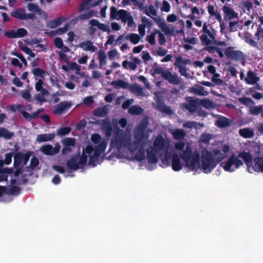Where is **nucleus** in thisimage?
<instances>
[{"label":"nucleus","mask_w":263,"mask_h":263,"mask_svg":"<svg viewBox=\"0 0 263 263\" xmlns=\"http://www.w3.org/2000/svg\"><path fill=\"white\" fill-rule=\"evenodd\" d=\"M185 143L179 141L175 144V148L182 153L180 154V157L184 161L185 166L190 171H194L199 167L200 154L197 150L192 151L191 147L187 145L184 150Z\"/></svg>","instance_id":"1"},{"label":"nucleus","mask_w":263,"mask_h":263,"mask_svg":"<svg viewBox=\"0 0 263 263\" xmlns=\"http://www.w3.org/2000/svg\"><path fill=\"white\" fill-rule=\"evenodd\" d=\"M214 154L217 156L216 159L213 157L209 151L207 150L202 151L201 165L199 164V167L196 171L201 168L203 172L205 174L211 173L217 164L222 161L225 158V156L218 149L214 151Z\"/></svg>","instance_id":"2"},{"label":"nucleus","mask_w":263,"mask_h":263,"mask_svg":"<svg viewBox=\"0 0 263 263\" xmlns=\"http://www.w3.org/2000/svg\"><path fill=\"white\" fill-rule=\"evenodd\" d=\"M128 140L124 135V131L118 127H116L114 130V135L111 139L110 147L120 151L122 147L126 148Z\"/></svg>","instance_id":"3"},{"label":"nucleus","mask_w":263,"mask_h":263,"mask_svg":"<svg viewBox=\"0 0 263 263\" xmlns=\"http://www.w3.org/2000/svg\"><path fill=\"white\" fill-rule=\"evenodd\" d=\"M243 165L242 161L238 156L232 155L227 161L222 162L220 165L227 172H233Z\"/></svg>","instance_id":"4"},{"label":"nucleus","mask_w":263,"mask_h":263,"mask_svg":"<svg viewBox=\"0 0 263 263\" xmlns=\"http://www.w3.org/2000/svg\"><path fill=\"white\" fill-rule=\"evenodd\" d=\"M89 24L91 26L88 28L87 30V33L89 35H93L97 31V29L94 28L93 26L97 27L99 29L101 30L103 32H107L108 33L110 32L109 26L100 23L98 20L92 19L90 20Z\"/></svg>","instance_id":"5"},{"label":"nucleus","mask_w":263,"mask_h":263,"mask_svg":"<svg viewBox=\"0 0 263 263\" xmlns=\"http://www.w3.org/2000/svg\"><path fill=\"white\" fill-rule=\"evenodd\" d=\"M190 63V59H182L181 57H179L176 58L174 64L175 66L178 68L179 72L181 76L189 78L190 74L187 73V69L184 66Z\"/></svg>","instance_id":"6"},{"label":"nucleus","mask_w":263,"mask_h":263,"mask_svg":"<svg viewBox=\"0 0 263 263\" xmlns=\"http://www.w3.org/2000/svg\"><path fill=\"white\" fill-rule=\"evenodd\" d=\"M152 147L158 152L164 149L167 150L169 147V142L162 135H158L154 140Z\"/></svg>","instance_id":"7"},{"label":"nucleus","mask_w":263,"mask_h":263,"mask_svg":"<svg viewBox=\"0 0 263 263\" xmlns=\"http://www.w3.org/2000/svg\"><path fill=\"white\" fill-rule=\"evenodd\" d=\"M224 54L228 59H231L235 61H238L243 59V53L239 50H233V47H228L225 51Z\"/></svg>","instance_id":"8"},{"label":"nucleus","mask_w":263,"mask_h":263,"mask_svg":"<svg viewBox=\"0 0 263 263\" xmlns=\"http://www.w3.org/2000/svg\"><path fill=\"white\" fill-rule=\"evenodd\" d=\"M163 79L167 80L170 84L173 85H179L181 83V79L176 73H172L167 70H166V73L164 74Z\"/></svg>","instance_id":"9"},{"label":"nucleus","mask_w":263,"mask_h":263,"mask_svg":"<svg viewBox=\"0 0 263 263\" xmlns=\"http://www.w3.org/2000/svg\"><path fill=\"white\" fill-rule=\"evenodd\" d=\"M238 156L239 158H241L244 160L246 165L248 166L249 172L251 173L253 159L251 154L249 152L243 151L242 152H240L238 154Z\"/></svg>","instance_id":"10"},{"label":"nucleus","mask_w":263,"mask_h":263,"mask_svg":"<svg viewBox=\"0 0 263 263\" xmlns=\"http://www.w3.org/2000/svg\"><path fill=\"white\" fill-rule=\"evenodd\" d=\"M71 104L67 102H61L54 107L53 112L57 115H62L70 108Z\"/></svg>","instance_id":"11"},{"label":"nucleus","mask_w":263,"mask_h":263,"mask_svg":"<svg viewBox=\"0 0 263 263\" xmlns=\"http://www.w3.org/2000/svg\"><path fill=\"white\" fill-rule=\"evenodd\" d=\"M108 140L103 139L101 142L97 146H95L93 155L95 157L99 158L100 155L104 152L107 146Z\"/></svg>","instance_id":"12"},{"label":"nucleus","mask_w":263,"mask_h":263,"mask_svg":"<svg viewBox=\"0 0 263 263\" xmlns=\"http://www.w3.org/2000/svg\"><path fill=\"white\" fill-rule=\"evenodd\" d=\"M9 108L11 111L13 112H16V110L21 111L22 116L28 121L32 120L31 114L24 110V107L22 105H9Z\"/></svg>","instance_id":"13"},{"label":"nucleus","mask_w":263,"mask_h":263,"mask_svg":"<svg viewBox=\"0 0 263 263\" xmlns=\"http://www.w3.org/2000/svg\"><path fill=\"white\" fill-rule=\"evenodd\" d=\"M158 151L153 148L152 146L149 147L146 149L147 161L150 164H156L158 162V157L157 156Z\"/></svg>","instance_id":"14"},{"label":"nucleus","mask_w":263,"mask_h":263,"mask_svg":"<svg viewBox=\"0 0 263 263\" xmlns=\"http://www.w3.org/2000/svg\"><path fill=\"white\" fill-rule=\"evenodd\" d=\"M253 171L255 172H262L263 173V157H257L253 160V165L251 168V173Z\"/></svg>","instance_id":"15"},{"label":"nucleus","mask_w":263,"mask_h":263,"mask_svg":"<svg viewBox=\"0 0 263 263\" xmlns=\"http://www.w3.org/2000/svg\"><path fill=\"white\" fill-rule=\"evenodd\" d=\"M183 164L181 163L180 157L177 154L172 155V167L173 171L178 172L181 170Z\"/></svg>","instance_id":"16"},{"label":"nucleus","mask_w":263,"mask_h":263,"mask_svg":"<svg viewBox=\"0 0 263 263\" xmlns=\"http://www.w3.org/2000/svg\"><path fill=\"white\" fill-rule=\"evenodd\" d=\"M153 19L156 22L158 27L161 28L162 31L165 34L171 35L173 33V30L170 29L164 21H162L160 18H153Z\"/></svg>","instance_id":"17"},{"label":"nucleus","mask_w":263,"mask_h":263,"mask_svg":"<svg viewBox=\"0 0 263 263\" xmlns=\"http://www.w3.org/2000/svg\"><path fill=\"white\" fill-rule=\"evenodd\" d=\"M133 62H129L127 60H125L122 62V66L125 69L129 68L131 70H134L137 67V64L141 63L140 59L136 57L133 58Z\"/></svg>","instance_id":"18"},{"label":"nucleus","mask_w":263,"mask_h":263,"mask_svg":"<svg viewBox=\"0 0 263 263\" xmlns=\"http://www.w3.org/2000/svg\"><path fill=\"white\" fill-rule=\"evenodd\" d=\"M189 104H185L184 105V108L191 113H194L196 111L198 101L193 99L191 97H188L186 99Z\"/></svg>","instance_id":"19"},{"label":"nucleus","mask_w":263,"mask_h":263,"mask_svg":"<svg viewBox=\"0 0 263 263\" xmlns=\"http://www.w3.org/2000/svg\"><path fill=\"white\" fill-rule=\"evenodd\" d=\"M110 120L108 118H106L102 121V129L107 138L111 137L112 132V128L110 125Z\"/></svg>","instance_id":"20"},{"label":"nucleus","mask_w":263,"mask_h":263,"mask_svg":"<svg viewBox=\"0 0 263 263\" xmlns=\"http://www.w3.org/2000/svg\"><path fill=\"white\" fill-rule=\"evenodd\" d=\"M245 81L248 84H254L259 81V78L252 70H249Z\"/></svg>","instance_id":"21"},{"label":"nucleus","mask_w":263,"mask_h":263,"mask_svg":"<svg viewBox=\"0 0 263 263\" xmlns=\"http://www.w3.org/2000/svg\"><path fill=\"white\" fill-rule=\"evenodd\" d=\"M79 46L85 51H89L94 52L97 50V47L93 45V43L88 40L79 44Z\"/></svg>","instance_id":"22"},{"label":"nucleus","mask_w":263,"mask_h":263,"mask_svg":"<svg viewBox=\"0 0 263 263\" xmlns=\"http://www.w3.org/2000/svg\"><path fill=\"white\" fill-rule=\"evenodd\" d=\"M78 155H75L69 159L66 165L71 170L77 171L79 168V164L78 160Z\"/></svg>","instance_id":"23"},{"label":"nucleus","mask_w":263,"mask_h":263,"mask_svg":"<svg viewBox=\"0 0 263 263\" xmlns=\"http://www.w3.org/2000/svg\"><path fill=\"white\" fill-rule=\"evenodd\" d=\"M222 11L224 14V17L231 20L233 18L237 17V13L234 10L227 6H224L222 7Z\"/></svg>","instance_id":"24"},{"label":"nucleus","mask_w":263,"mask_h":263,"mask_svg":"<svg viewBox=\"0 0 263 263\" xmlns=\"http://www.w3.org/2000/svg\"><path fill=\"white\" fill-rule=\"evenodd\" d=\"M109 112V108L107 105H105L102 107H98L95 109L92 115L97 117H103L106 116Z\"/></svg>","instance_id":"25"},{"label":"nucleus","mask_w":263,"mask_h":263,"mask_svg":"<svg viewBox=\"0 0 263 263\" xmlns=\"http://www.w3.org/2000/svg\"><path fill=\"white\" fill-rule=\"evenodd\" d=\"M49 95V92L47 89L43 90L42 92H40L39 93H36L34 96V99L42 105L43 103L47 101L45 96Z\"/></svg>","instance_id":"26"},{"label":"nucleus","mask_w":263,"mask_h":263,"mask_svg":"<svg viewBox=\"0 0 263 263\" xmlns=\"http://www.w3.org/2000/svg\"><path fill=\"white\" fill-rule=\"evenodd\" d=\"M55 137V134H43L38 135L36 137V141L39 143L47 142L53 140Z\"/></svg>","instance_id":"27"},{"label":"nucleus","mask_w":263,"mask_h":263,"mask_svg":"<svg viewBox=\"0 0 263 263\" xmlns=\"http://www.w3.org/2000/svg\"><path fill=\"white\" fill-rule=\"evenodd\" d=\"M238 133L244 138H251L254 136V131L249 127L241 128L239 130Z\"/></svg>","instance_id":"28"},{"label":"nucleus","mask_w":263,"mask_h":263,"mask_svg":"<svg viewBox=\"0 0 263 263\" xmlns=\"http://www.w3.org/2000/svg\"><path fill=\"white\" fill-rule=\"evenodd\" d=\"M24 153L22 152L16 153L14 156L13 165L15 168L22 167V162L23 160Z\"/></svg>","instance_id":"29"},{"label":"nucleus","mask_w":263,"mask_h":263,"mask_svg":"<svg viewBox=\"0 0 263 263\" xmlns=\"http://www.w3.org/2000/svg\"><path fill=\"white\" fill-rule=\"evenodd\" d=\"M190 91L192 93L199 96H206L208 94V92L204 90V87L199 85H196L191 88Z\"/></svg>","instance_id":"30"},{"label":"nucleus","mask_w":263,"mask_h":263,"mask_svg":"<svg viewBox=\"0 0 263 263\" xmlns=\"http://www.w3.org/2000/svg\"><path fill=\"white\" fill-rule=\"evenodd\" d=\"M129 90L137 96H143L144 95L143 88L141 87L138 84H132L129 86Z\"/></svg>","instance_id":"31"},{"label":"nucleus","mask_w":263,"mask_h":263,"mask_svg":"<svg viewBox=\"0 0 263 263\" xmlns=\"http://www.w3.org/2000/svg\"><path fill=\"white\" fill-rule=\"evenodd\" d=\"M232 121L226 117H222L217 121V126L220 128H224L231 125Z\"/></svg>","instance_id":"32"},{"label":"nucleus","mask_w":263,"mask_h":263,"mask_svg":"<svg viewBox=\"0 0 263 263\" xmlns=\"http://www.w3.org/2000/svg\"><path fill=\"white\" fill-rule=\"evenodd\" d=\"M148 119L147 117H144L142 119L136 128L138 132H144L148 125Z\"/></svg>","instance_id":"33"},{"label":"nucleus","mask_w":263,"mask_h":263,"mask_svg":"<svg viewBox=\"0 0 263 263\" xmlns=\"http://www.w3.org/2000/svg\"><path fill=\"white\" fill-rule=\"evenodd\" d=\"M66 18L65 17H61L54 19L49 21L47 23V26L50 28H55L58 26L60 25L63 22L66 20Z\"/></svg>","instance_id":"34"},{"label":"nucleus","mask_w":263,"mask_h":263,"mask_svg":"<svg viewBox=\"0 0 263 263\" xmlns=\"http://www.w3.org/2000/svg\"><path fill=\"white\" fill-rule=\"evenodd\" d=\"M172 135L174 139L181 140L185 137L186 136V133L182 129H177L172 133Z\"/></svg>","instance_id":"35"},{"label":"nucleus","mask_w":263,"mask_h":263,"mask_svg":"<svg viewBox=\"0 0 263 263\" xmlns=\"http://www.w3.org/2000/svg\"><path fill=\"white\" fill-rule=\"evenodd\" d=\"M14 136V133L9 131L5 127H0V138L9 140Z\"/></svg>","instance_id":"36"},{"label":"nucleus","mask_w":263,"mask_h":263,"mask_svg":"<svg viewBox=\"0 0 263 263\" xmlns=\"http://www.w3.org/2000/svg\"><path fill=\"white\" fill-rule=\"evenodd\" d=\"M111 85H112L115 88L118 89L120 88H128L129 87V84L127 82L123 81L122 80H118L116 81H113L111 83Z\"/></svg>","instance_id":"37"},{"label":"nucleus","mask_w":263,"mask_h":263,"mask_svg":"<svg viewBox=\"0 0 263 263\" xmlns=\"http://www.w3.org/2000/svg\"><path fill=\"white\" fill-rule=\"evenodd\" d=\"M10 15L20 20H24L25 10L23 9H17L12 11Z\"/></svg>","instance_id":"38"},{"label":"nucleus","mask_w":263,"mask_h":263,"mask_svg":"<svg viewBox=\"0 0 263 263\" xmlns=\"http://www.w3.org/2000/svg\"><path fill=\"white\" fill-rule=\"evenodd\" d=\"M243 39L245 42L250 45L257 47V42L252 39V34L249 32H246L243 35Z\"/></svg>","instance_id":"39"},{"label":"nucleus","mask_w":263,"mask_h":263,"mask_svg":"<svg viewBox=\"0 0 263 263\" xmlns=\"http://www.w3.org/2000/svg\"><path fill=\"white\" fill-rule=\"evenodd\" d=\"M128 111L132 115H140L143 114V109L139 106L133 105L128 108Z\"/></svg>","instance_id":"40"},{"label":"nucleus","mask_w":263,"mask_h":263,"mask_svg":"<svg viewBox=\"0 0 263 263\" xmlns=\"http://www.w3.org/2000/svg\"><path fill=\"white\" fill-rule=\"evenodd\" d=\"M120 15L117 20H121L122 23H125L132 16L129 12L124 9H120Z\"/></svg>","instance_id":"41"},{"label":"nucleus","mask_w":263,"mask_h":263,"mask_svg":"<svg viewBox=\"0 0 263 263\" xmlns=\"http://www.w3.org/2000/svg\"><path fill=\"white\" fill-rule=\"evenodd\" d=\"M135 158L139 162H141L145 159V150L143 145H141L140 147L135 156Z\"/></svg>","instance_id":"42"},{"label":"nucleus","mask_w":263,"mask_h":263,"mask_svg":"<svg viewBox=\"0 0 263 263\" xmlns=\"http://www.w3.org/2000/svg\"><path fill=\"white\" fill-rule=\"evenodd\" d=\"M127 139L128 142L127 147L131 153H134L138 148L140 143L136 141L132 142L130 138H127Z\"/></svg>","instance_id":"43"},{"label":"nucleus","mask_w":263,"mask_h":263,"mask_svg":"<svg viewBox=\"0 0 263 263\" xmlns=\"http://www.w3.org/2000/svg\"><path fill=\"white\" fill-rule=\"evenodd\" d=\"M125 39L127 40H129L134 44H137L139 42L140 40V37L137 34L130 33L126 35Z\"/></svg>","instance_id":"44"},{"label":"nucleus","mask_w":263,"mask_h":263,"mask_svg":"<svg viewBox=\"0 0 263 263\" xmlns=\"http://www.w3.org/2000/svg\"><path fill=\"white\" fill-rule=\"evenodd\" d=\"M98 59L100 63V68L106 65L107 60L106 55L104 51L101 50L99 52Z\"/></svg>","instance_id":"45"},{"label":"nucleus","mask_w":263,"mask_h":263,"mask_svg":"<svg viewBox=\"0 0 263 263\" xmlns=\"http://www.w3.org/2000/svg\"><path fill=\"white\" fill-rule=\"evenodd\" d=\"M206 50L209 53H214V51H216L217 53L218 54V55L220 58H222L224 57V54L222 51V50L216 46H208L206 48Z\"/></svg>","instance_id":"46"},{"label":"nucleus","mask_w":263,"mask_h":263,"mask_svg":"<svg viewBox=\"0 0 263 263\" xmlns=\"http://www.w3.org/2000/svg\"><path fill=\"white\" fill-rule=\"evenodd\" d=\"M198 103L206 109H210L213 106L212 101L207 98L200 100Z\"/></svg>","instance_id":"47"},{"label":"nucleus","mask_w":263,"mask_h":263,"mask_svg":"<svg viewBox=\"0 0 263 263\" xmlns=\"http://www.w3.org/2000/svg\"><path fill=\"white\" fill-rule=\"evenodd\" d=\"M63 145L74 147L76 145V139L74 138H65L62 140Z\"/></svg>","instance_id":"48"},{"label":"nucleus","mask_w":263,"mask_h":263,"mask_svg":"<svg viewBox=\"0 0 263 263\" xmlns=\"http://www.w3.org/2000/svg\"><path fill=\"white\" fill-rule=\"evenodd\" d=\"M32 73L36 77H39L44 79L46 76V71L40 68H35L32 71Z\"/></svg>","instance_id":"49"},{"label":"nucleus","mask_w":263,"mask_h":263,"mask_svg":"<svg viewBox=\"0 0 263 263\" xmlns=\"http://www.w3.org/2000/svg\"><path fill=\"white\" fill-rule=\"evenodd\" d=\"M171 159H172V155L166 151L162 158V162L166 166H168L171 165L170 160Z\"/></svg>","instance_id":"50"},{"label":"nucleus","mask_w":263,"mask_h":263,"mask_svg":"<svg viewBox=\"0 0 263 263\" xmlns=\"http://www.w3.org/2000/svg\"><path fill=\"white\" fill-rule=\"evenodd\" d=\"M41 151L47 155L52 156V146L51 145L47 144L42 146L40 148Z\"/></svg>","instance_id":"51"},{"label":"nucleus","mask_w":263,"mask_h":263,"mask_svg":"<svg viewBox=\"0 0 263 263\" xmlns=\"http://www.w3.org/2000/svg\"><path fill=\"white\" fill-rule=\"evenodd\" d=\"M91 0H83L79 7L78 11L80 12L83 11L84 10H87L89 8L90 3Z\"/></svg>","instance_id":"52"},{"label":"nucleus","mask_w":263,"mask_h":263,"mask_svg":"<svg viewBox=\"0 0 263 263\" xmlns=\"http://www.w3.org/2000/svg\"><path fill=\"white\" fill-rule=\"evenodd\" d=\"M71 130V128L70 127H61L57 130V135L60 136H64L68 135Z\"/></svg>","instance_id":"53"},{"label":"nucleus","mask_w":263,"mask_h":263,"mask_svg":"<svg viewBox=\"0 0 263 263\" xmlns=\"http://www.w3.org/2000/svg\"><path fill=\"white\" fill-rule=\"evenodd\" d=\"M93 15L94 11L93 10H89L88 12H85L84 13L80 14L78 18L81 20H88L92 17Z\"/></svg>","instance_id":"54"},{"label":"nucleus","mask_w":263,"mask_h":263,"mask_svg":"<svg viewBox=\"0 0 263 263\" xmlns=\"http://www.w3.org/2000/svg\"><path fill=\"white\" fill-rule=\"evenodd\" d=\"M147 137H145L143 132H138L135 130V134L134 135L135 141L140 143L144 139L147 138Z\"/></svg>","instance_id":"55"},{"label":"nucleus","mask_w":263,"mask_h":263,"mask_svg":"<svg viewBox=\"0 0 263 263\" xmlns=\"http://www.w3.org/2000/svg\"><path fill=\"white\" fill-rule=\"evenodd\" d=\"M68 29V25H65L63 27L59 28L57 29L55 31H52L50 32L51 34L55 33L58 35H61L63 33H65Z\"/></svg>","instance_id":"56"},{"label":"nucleus","mask_w":263,"mask_h":263,"mask_svg":"<svg viewBox=\"0 0 263 263\" xmlns=\"http://www.w3.org/2000/svg\"><path fill=\"white\" fill-rule=\"evenodd\" d=\"M263 111V108L262 106H255L253 107L250 109V114L253 115H258L261 113Z\"/></svg>","instance_id":"57"},{"label":"nucleus","mask_w":263,"mask_h":263,"mask_svg":"<svg viewBox=\"0 0 263 263\" xmlns=\"http://www.w3.org/2000/svg\"><path fill=\"white\" fill-rule=\"evenodd\" d=\"M144 13L146 15L151 17V14L154 16H156L157 15V11L155 9L154 6L152 5H151L149 6L148 10H145Z\"/></svg>","instance_id":"58"},{"label":"nucleus","mask_w":263,"mask_h":263,"mask_svg":"<svg viewBox=\"0 0 263 263\" xmlns=\"http://www.w3.org/2000/svg\"><path fill=\"white\" fill-rule=\"evenodd\" d=\"M220 74L218 73H215L212 77V81L217 85H221L223 83V81L219 78Z\"/></svg>","instance_id":"59"},{"label":"nucleus","mask_w":263,"mask_h":263,"mask_svg":"<svg viewBox=\"0 0 263 263\" xmlns=\"http://www.w3.org/2000/svg\"><path fill=\"white\" fill-rule=\"evenodd\" d=\"M120 10H117V8L114 7L112 6L110 8V17L112 19H117L118 17L120 15Z\"/></svg>","instance_id":"60"},{"label":"nucleus","mask_w":263,"mask_h":263,"mask_svg":"<svg viewBox=\"0 0 263 263\" xmlns=\"http://www.w3.org/2000/svg\"><path fill=\"white\" fill-rule=\"evenodd\" d=\"M21 97L26 101L30 102L31 95L29 89L23 90L21 91Z\"/></svg>","instance_id":"61"},{"label":"nucleus","mask_w":263,"mask_h":263,"mask_svg":"<svg viewBox=\"0 0 263 263\" xmlns=\"http://www.w3.org/2000/svg\"><path fill=\"white\" fill-rule=\"evenodd\" d=\"M45 83H44L42 79H39L36 82L35 84V89L38 92H42L43 90L46 89L43 87V85H45Z\"/></svg>","instance_id":"62"},{"label":"nucleus","mask_w":263,"mask_h":263,"mask_svg":"<svg viewBox=\"0 0 263 263\" xmlns=\"http://www.w3.org/2000/svg\"><path fill=\"white\" fill-rule=\"evenodd\" d=\"M91 140L95 144H100L102 141L101 136L99 134H95L91 135Z\"/></svg>","instance_id":"63"},{"label":"nucleus","mask_w":263,"mask_h":263,"mask_svg":"<svg viewBox=\"0 0 263 263\" xmlns=\"http://www.w3.org/2000/svg\"><path fill=\"white\" fill-rule=\"evenodd\" d=\"M255 36L258 41H260L261 37L263 39V28L260 25H259L258 26L256 32L255 33Z\"/></svg>","instance_id":"64"}]
</instances>
